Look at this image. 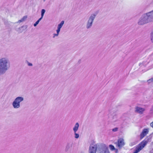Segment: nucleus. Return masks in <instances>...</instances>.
Segmentation results:
<instances>
[{
    "mask_svg": "<svg viewBox=\"0 0 153 153\" xmlns=\"http://www.w3.org/2000/svg\"><path fill=\"white\" fill-rule=\"evenodd\" d=\"M125 145L124 140L122 138H120L117 141V146L119 147L120 148L124 146Z\"/></svg>",
    "mask_w": 153,
    "mask_h": 153,
    "instance_id": "6",
    "label": "nucleus"
},
{
    "mask_svg": "<svg viewBox=\"0 0 153 153\" xmlns=\"http://www.w3.org/2000/svg\"><path fill=\"white\" fill-rule=\"evenodd\" d=\"M64 23V21H62L58 25V28L61 29V28L62 27Z\"/></svg>",
    "mask_w": 153,
    "mask_h": 153,
    "instance_id": "11",
    "label": "nucleus"
},
{
    "mask_svg": "<svg viewBox=\"0 0 153 153\" xmlns=\"http://www.w3.org/2000/svg\"><path fill=\"white\" fill-rule=\"evenodd\" d=\"M75 133V137L76 138H78L79 136V134L77 133Z\"/></svg>",
    "mask_w": 153,
    "mask_h": 153,
    "instance_id": "16",
    "label": "nucleus"
},
{
    "mask_svg": "<svg viewBox=\"0 0 153 153\" xmlns=\"http://www.w3.org/2000/svg\"><path fill=\"white\" fill-rule=\"evenodd\" d=\"M118 130V128H116L113 129L112 131H113L115 132Z\"/></svg>",
    "mask_w": 153,
    "mask_h": 153,
    "instance_id": "18",
    "label": "nucleus"
},
{
    "mask_svg": "<svg viewBox=\"0 0 153 153\" xmlns=\"http://www.w3.org/2000/svg\"><path fill=\"white\" fill-rule=\"evenodd\" d=\"M135 109V112H138L140 114H142L143 112L145 110V109L144 108L137 106L136 107Z\"/></svg>",
    "mask_w": 153,
    "mask_h": 153,
    "instance_id": "7",
    "label": "nucleus"
},
{
    "mask_svg": "<svg viewBox=\"0 0 153 153\" xmlns=\"http://www.w3.org/2000/svg\"><path fill=\"white\" fill-rule=\"evenodd\" d=\"M23 100L22 97H17L13 103V105L15 108H18L20 107V103Z\"/></svg>",
    "mask_w": 153,
    "mask_h": 153,
    "instance_id": "3",
    "label": "nucleus"
},
{
    "mask_svg": "<svg viewBox=\"0 0 153 153\" xmlns=\"http://www.w3.org/2000/svg\"><path fill=\"white\" fill-rule=\"evenodd\" d=\"M28 65L29 66H31L32 65V64L31 63H28Z\"/></svg>",
    "mask_w": 153,
    "mask_h": 153,
    "instance_id": "21",
    "label": "nucleus"
},
{
    "mask_svg": "<svg viewBox=\"0 0 153 153\" xmlns=\"http://www.w3.org/2000/svg\"><path fill=\"white\" fill-rule=\"evenodd\" d=\"M7 60L5 58L0 59V74L4 73L7 69Z\"/></svg>",
    "mask_w": 153,
    "mask_h": 153,
    "instance_id": "1",
    "label": "nucleus"
},
{
    "mask_svg": "<svg viewBox=\"0 0 153 153\" xmlns=\"http://www.w3.org/2000/svg\"><path fill=\"white\" fill-rule=\"evenodd\" d=\"M27 18V17L26 16H24L23 17V18L21 20V21H24Z\"/></svg>",
    "mask_w": 153,
    "mask_h": 153,
    "instance_id": "17",
    "label": "nucleus"
},
{
    "mask_svg": "<svg viewBox=\"0 0 153 153\" xmlns=\"http://www.w3.org/2000/svg\"><path fill=\"white\" fill-rule=\"evenodd\" d=\"M153 81V78H152L151 79H149L148 81Z\"/></svg>",
    "mask_w": 153,
    "mask_h": 153,
    "instance_id": "20",
    "label": "nucleus"
},
{
    "mask_svg": "<svg viewBox=\"0 0 153 153\" xmlns=\"http://www.w3.org/2000/svg\"><path fill=\"white\" fill-rule=\"evenodd\" d=\"M149 131V129L147 128L143 129L140 135V140L142 139L144 137L146 136L148 133Z\"/></svg>",
    "mask_w": 153,
    "mask_h": 153,
    "instance_id": "4",
    "label": "nucleus"
},
{
    "mask_svg": "<svg viewBox=\"0 0 153 153\" xmlns=\"http://www.w3.org/2000/svg\"><path fill=\"white\" fill-rule=\"evenodd\" d=\"M147 143L146 140H144L139 143L136 147L135 150L133 153H138L140 152L146 145Z\"/></svg>",
    "mask_w": 153,
    "mask_h": 153,
    "instance_id": "2",
    "label": "nucleus"
},
{
    "mask_svg": "<svg viewBox=\"0 0 153 153\" xmlns=\"http://www.w3.org/2000/svg\"><path fill=\"white\" fill-rule=\"evenodd\" d=\"M60 29L58 28L57 30H56L57 34H54V36H57L59 33L60 31Z\"/></svg>",
    "mask_w": 153,
    "mask_h": 153,
    "instance_id": "15",
    "label": "nucleus"
},
{
    "mask_svg": "<svg viewBox=\"0 0 153 153\" xmlns=\"http://www.w3.org/2000/svg\"><path fill=\"white\" fill-rule=\"evenodd\" d=\"M97 148L94 147H90L89 149V153H96Z\"/></svg>",
    "mask_w": 153,
    "mask_h": 153,
    "instance_id": "8",
    "label": "nucleus"
},
{
    "mask_svg": "<svg viewBox=\"0 0 153 153\" xmlns=\"http://www.w3.org/2000/svg\"><path fill=\"white\" fill-rule=\"evenodd\" d=\"M95 16V15H93L91 16L88 21L87 24V28H89L91 26Z\"/></svg>",
    "mask_w": 153,
    "mask_h": 153,
    "instance_id": "5",
    "label": "nucleus"
},
{
    "mask_svg": "<svg viewBox=\"0 0 153 153\" xmlns=\"http://www.w3.org/2000/svg\"><path fill=\"white\" fill-rule=\"evenodd\" d=\"M42 19V18H39L38 20H37L34 24V26H36L39 23V21L41 20Z\"/></svg>",
    "mask_w": 153,
    "mask_h": 153,
    "instance_id": "13",
    "label": "nucleus"
},
{
    "mask_svg": "<svg viewBox=\"0 0 153 153\" xmlns=\"http://www.w3.org/2000/svg\"><path fill=\"white\" fill-rule=\"evenodd\" d=\"M150 126L152 127V128H153V122H152V123H151L150 124Z\"/></svg>",
    "mask_w": 153,
    "mask_h": 153,
    "instance_id": "19",
    "label": "nucleus"
},
{
    "mask_svg": "<svg viewBox=\"0 0 153 153\" xmlns=\"http://www.w3.org/2000/svg\"><path fill=\"white\" fill-rule=\"evenodd\" d=\"M45 10L43 9L41 11V18H42H42L44 15L45 12Z\"/></svg>",
    "mask_w": 153,
    "mask_h": 153,
    "instance_id": "14",
    "label": "nucleus"
},
{
    "mask_svg": "<svg viewBox=\"0 0 153 153\" xmlns=\"http://www.w3.org/2000/svg\"><path fill=\"white\" fill-rule=\"evenodd\" d=\"M79 125L78 123H76L73 128V130L74 131L75 133H76V131L78 130Z\"/></svg>",
    "mask_w": 153,
    "mask_h": 153,
    "instance_id": "10",
    "label": "nucleus"
},
{
    "mask_svg": "<svg viewBox=\"0 0 153 153\" xmlns=\"http://www.w3.org/2000/svg\"><path fill=\"white\" fill-rule=\"evenodd\" d=\"M153 39V38H152L151 39V40H152Z\"/></svg>",
    "mask_w": 153,
    "mask_h": 153,
    "instance_id": "22",
    "label": "nucleus"
},
{
    "mask_svg": "<svg viewBox=\"0 0 153 153\" xmlns=\"http://www.w3.org/2000/svg\"><path fill=\"white\" fill-rule=\"evenodd\" d=\"M148 22L147 21H146V20H145V19H142L141 20H140L138 22V23L139 25H142Z\"/></svg>",
    "mask_w": 153,
    "mask_h": 153,
    "instance_id": "9",
    "label": "nucleus"
},
{
    "mask_svg": "<svg viewBox=\"0 0 153 153\" xmlns=\"http://www.w3.org/2000/svg\"><path fill=\"white\" fill-rule=\"evenodd\" d=\"M109 147H110V149L112 151H113L115 149L114 146L112 145H109Z\"/></svg>",
    "mask_w": 153,
    "mask_h": 153,
    "instance_id": "12",
    "label": "nucleus"
}]
</instances>
